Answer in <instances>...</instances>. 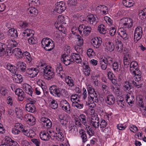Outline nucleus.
Returning a JSON list of instances; mask_svg holds the SVG:
<instances>
[{"instance_id": "f257e3e1", "label": "nucleus", "mask_w": 146, "mask_h": 146, "mask_svg": "<svg viewBox=\"0 0 146 146\" xmlns=\"http://www.w3.org/2000/svg\"><path fill=\"white\" fill-rule=\"evenodd\" d=\"M41 44L42 47L46 51L52 50L55 46L54 41L48 38H43L41 41Z\"/></svg>"}, {"instance_id": "f03ea898", "label": "nucleus", "mask_w": 146, "mask_h": 146, "mask_svg": "<svg viewBox=\"0 0 146 146\" xmlns=\"http://www.w3.org/2000/svg\"><path fill=\"white\" fill-rule=\"evenodd\" d=\"M41 66L43 67V76L45 79L50 80L54 77L55 76L54 73L51 72V70L50 69H48L46 65H41Z\"/></svg>"}, {"instance_id": "7ed1b4c3", "label": "nucleus", "mask_w": 146, "mask_h": 146, "mask_svg": "<svg viewBox=\"0 0 146 146\" xmlns=\"http://www.w3.org/2000/svg\"><path fill=\"white\" fill-rule=\"evenodd\" d=\"M49 91L51 94L55 96L60 97L62 95V89L59 88L56 85H52L49 88Z\"/></svg>"}, {"instance_id": "20e7f679", "label": "nucleus", "mask_w": 146, "mask_h": 146, "mask_svg": "<svg viewBox=\"0 0 146 146\" xmlns=\"http://www.w3.org/2000/svg\"><path fill=\"white\" fill-rule=\"evenodd\" d=\"M5 42L4 45V48L3 51L2 56L5 55H7V56H11L12 55V50L13 48L10 46L9 45V40H5L4 41Z\"/></svg>"}, {"instance_id": "39448f33", "label": "nucleus", "mask_w": 146, "mask_h": 146, "mask_svg": "<svg viewBox=\"0 0 146 146\" xmlns=\"http://www.w3.org/2000/svg\"><path fill=\"white\" fill-rule=\"evenodd\" d=\"M143 34L142 28L140 26L138 27L135 30L134 34V41L136 43L141 38Z\"/></svg>"}, {"instance_id": "423d86ee", "label": "nucleus", "mask_w": 146, "mask_h": 146, "mask_svg": "<svg viewBox=\"0 0 146 146\" xmlns=\"http://www.w3.org/2000/svg\"><path fill=\"white\" fill-rule=\"evenodd\" d=\"M65 3L63 1L57 2L56 4V7L54 10L57 13H61L66 9Z\"/></svg>"}, {"instance_id": "0eeeda50", "label": "nucleus", "mask_w": 146, "mask_h": 146, "mask_svg": "<svg viewBox=\"0 0 146 146\" xmlns=\"http://www.w3.org/2000/svg\"><path fill=\"white\" fill-rule=\"evenodd\" d=\"M61 60L63 62L66 66H68L73 63V60L72 59L71 56L68 54H64L61 56Z\"/></svg>"}, {"instance_id": "6e6552de", "label": "nucleus", "mask_w": 146, "mask_h": 146, "mask_svg": "<svg viewBox=\"0 0 146 146\" xmlns=\"http://www.w3.org/2000/svg\"><path fill=\"white\" fill-rule=\"evenodd\" d=\"M77 0H69L68 2V5L69 6V9L71 12L74 11H78L80 8L76 7V6L77 4Z\"/></svg>"}, {"instance_id": "1a4fd4ad", "label": "nucleus", "mask_w": 146, "mask_h": 146, "mask_svg": "<svg viewBox=\"0 0 146 146\" xmlns=\"http://www.w3.org/2000/svg\"><path fill=\"white\" fill-rule=\"evenodd\" d=\"M40 121L43 127L45 128H49L52 126V123L48 118L42 117L40 119Z\"/></svg>"}, {"instance_id": "9d476101", "label": "nucleus", "mask_w": 146, "mask_h": 146, "mask_svg": "<svg viewBox=\"0 0 146 146\" xmlns=\"http://www.w3.org/2000/svg\"><path fill=\"white\" fill-rule=\"evenodd\" d=\"M90 123L94 128H98L100 125V121L97 115L92 116Z\"/></svg>"}, {"instance_id": "9b49d317", "label": "nucleus", "mask_w": 146, "mask_h": 146, "mask_svg": "<svg viewBox=\"0 0 146 146\" xmlns=\"http://www.w3.org/2000/svg\"><path fill=\"white\" fill-rule=\"evenodd\" d=\"M15 94L18 96V99L20 101H23L25 97V92L20 88H17L15 91Z\"/></svg>"}, {"instance_id": "f8f14e48", "label": "nucleus", "mask_w": 146, "mask_h": 146, "mask_svg": "<svg viewBox=\"0 0 146 146\" xmlns=\"http://www.w3.org/2000/svg\"><path fill=\"white\" fill-rule=\"evenodd\" d=\"M22 124L17 123L15 124L14 127L12 129V132L15 135L19 134L22 130Z\"/></svg>"}, {"instance_id": "ddd939ff", "label": "nucleus", "mask_w": 146, "mask_h": 146, "mask_svg": "<svg viewBox=\"0 0 146 146\" xmlns=\"http://www.w3.org/2000/svg\"><path fill=\"white\" fill-rule=\"evenodd\" d=\"M129 66L130 71L132 73H135L136 72L139 70L138 65V63L136 61H132L129 64Z\"/></svg>"}, {"instance_id": "4468645a", "label": "nucleus", "mask_w": 146, "mask_h": 146, "mask_svg": "<svg viewBox=\"0 0 146 146\" xmlns=\"http://www.w3.org/2000/svg\"><path fill=\"white\" fill-rule=\"evenodd\" d=\"M39 135L40 139L43 141H48L50 138L52 139L48 132H41L40 133Z\"/></svg>"}, {"instance_id": "2eb2a0df", "label": "nucleus", "mask_w": 146, "mask_h": 146, "mask_svg": "<svg viewBox=\"0 0 146 146\" xmlns=\"http://www.w3.org/2000/svg\"><path fill=\"white\" fill-rule=\"evenodd\" d=\"M17 68H19L20 71L23 72L26 71V65L24 63L21 61H18L16 63Z\"/></svg>"}, {"instance_id": "dca6fc26", "label": "nucleus", "mask_w": 146, "mask_h": 146, "mask_svg": "<svg viewBox=\"0 0 146 146\" xmlns=\"http://www.w3.org/2000/svg\"><path fill=\"white\" fill-rule=\"evenodd\" d=\"M97 17L96 15L93 14H90L88 15L86 17L87 22L93 25L95 23Z\"/></svg>"}, {"instance_id": "f3484780", "label": "nucleus", "mask_w": 146, "mask_h": 146, "mask_svg": "<svg viewBox=\"0 0 146 146\" xmlns=\"http://www.w3.org/2000/svg\"><path fill=\"white\" fill-rule=\"evenodd\" d=\"M106 103L109 105H112L115 103V98L112 95H108L105 98Z\"/></svg>"}, {"instance_id": "a211bd4d", "label": "nucleus", "mask_w": 146, "mask_h": 146, "mask_svg": "<svg viewBox=\"0 0 146 146\" xmlns=\"http://www.w3.org/2000/svg\"><path fill=\"white\" fill-rule=\"evenodd\" d=\"M27 12L29 15L31 17H35L38 13V10L34 7H32L28 9Z\"/></svg>"}, {"instance_id": "6ab92c4d", "label": "nucleus", "mask_w": 146, "mask_h": 146, "mask_svg": "<svg viewBox=\"0 0 146 146\" xmlns=\"http://www.w3.org/2000/svg\"><path fill=\"white\" fill-rule=\"evenodd\" d=\"M125 23H123V25L127 28H130L133 25L132 20L129 18H125L124 19Z\"/></svg>"}, {"instance_id": "aec40b11", "label": "nucleus", "mask_w": 146, "mask_h": 146, "mask_svg": "<svg viewBox=\"0 0 146 146\" xmlns=\"http://www.w3.org/2000/svg\"><path fill=\"white\" fill-rule=\"evenodd\" d=\"M96 38H96H92L91 40V43L94 47L97 48L101 45L102 41L101 38L98 39L97 37Z\"/></svg>"}, {"instance_id": "412c9836", "label": "nucleus", "mask_w": 146, "mask_h": 146, "mask_svg": "<svg viewBox=\"0 0 146 146\" xmlns=\"http://www.w3.org/2000/svg\"><path fill=\"white\" fill-rule=\"evenodd\" d=\"M72 59L73 60V63L74 61H76L77 63H80L82 62V59L78 54H75L73 53L71 54Z\"/></svg>"}, {"instance_id": "4be33fe9", "label": "nucleus", "mask_w": 146, "mask_h": 146, "mask_svg": "<svg viewBox=\"0 0 146 146\" xmlns=\"http://www.w3.org/2000/svg\"><path fill=\"white\" fill-rule=\"evenodd\" d=\"M112 68L113 70L115 72H119L121 68L120 63L117 62H114L112 64Z\"/></svg>"}, {"instance_id": "5701e85b", "label": "nucleus", "mask_w": 146, "mask_h": 146, "mask_svg": "<svg viewBox=\"0 0 146 146\" xmlns=\"http://www.w3.org/2000/svg\"><path fill=\"white\" fill-rule=\"evenodd\" d=\"M26 110L30 112L35 113L36 111V108L34 105L27 104L25 106Z\"/></svg>"}, {"instance_id": "b1692460", "label": "nucleus", "mask_w": 146, "mask_h": 146, "mask_svg": "<svg viewBox=\"0 0 146 146\" xmlns=\"http://www.w3.org/2000/svg\"><path fill=\"white\" fill-rule=\"evenodd\" d=\"M123 89L125 91H129L132 88V86L131 85L130 80L129 81H126L123 84Z\"/></svg>"}, {"instance_id": "393cba45", "label": "nucleus", "mask_w": 146, "mask_h": 146, "mask_svg": "<svg viewBox=\"0 0 146 146\" xmlns=\"http://www.w3.org/2000/svg\"><path fill=\"white\" fill-rule=\"evenodd\" d=\"M59 119L62 125H66L68 123V120L64 115H59Z\"/></svg>"}, {"instance_id": "a878e982", "label": "nucleus", "mask_w": 146, "mask_h": 146, "mask_svg": "<svg viewBox=\"0 0 146 146\" xmlns=\"http://www.w3.org/2000/svg\"><path fill=\"white\" fill-rule=\"evenodd\" d=\"M7 35L9 36L14 37L17 38L18 36V35L17 30L13 29H10L7 32Z\"/></svg>"}, {"instance_id": "bb28decb", "label": "nucleus", "mask_w": 146, "mask_h": 146, "mask_svg": "<svg viewBox=\"0 0 146 146\" xmlns=\"http://www.w3.org/2000/svg\"><path fill=\"white\" fill-rule=\"evenodd\" d=\"M52 137H54L53 139H56L58 141H62L64 139V135L62 132L56 133Z\"/></svg>"}, {"instance_id": "cd10ccee", "label": "nucleus", "mask_w": 146, "mask_h": 146, "mask_svg": "<svg viewBox=\"0 0 146 146\" xmlns=\"http://www.w3.org/2000/svg\"><path fill=\"white\" fill-rule=\"evenodd\" d=\"M126 101L129 105L131 106H132V104H133L135 100L134 97L132 95H128L127 94L126 96Z\"/></svg>"}, {"instance_id": "c85d7f7f", "label": "nucleus", "mask_w": 146, "mask_h": 146, "mask_svg": "<svg viewBox=\"0 0 146 146\" xmlns=\"http://www.w3.org/2000/svg\"><path fill=\"white\" fill-rule=\"evenodd\" d=\"M25 87L24 86V89L25 90L26 93L32 96L33 93L32 90L33 89L28 84H25Z\"/></svg>"}, {"instance_id": "c756f323", "label": "nucleus", "mask_w": 146, "mask_h": 146, "mask_svg": "<svg viewBox=\"0 0 146 146\" xmlns=\"http://www.w3.org/2000/svg\"><path fill=\"white\" fill-rule=\"evenodd\" d=\"M101 68L103 70H105L107 67L108 64L106 61L103 57L101 59L100 61Z\"/></svg>"}, {"instance_id": "7c9ffc66", "label": "nucleus", "mask_w": 146, "mask_h": 146, "mask_svg": "<svg viewBox=\"0 0 146 146\" xmlns=\"http://www.w3.org/2000/svg\"><path fill=\"white\" fill-rule=\"evenodd\" d=\"M64 105L62 106V109L65 111L67 113L69 114L70 113V107L69 104L67 101H65Z\"/></svg>"}, {"instance_id": "2f4dec72", "label": "nucleus", "mask_w": 146, "mask_h": 146, "mask_svg": "<svg viewBox=\"0 0 146 146\" xmlns=\"http://www.w3.org/2000/svg\"><path fill=\"white\" fill-rule=\"evenodd\" d=\"M132 88L135 87L137 88H139L141 87L142 84L140 83L139 81H135L133 80H130Z\"/></svg>"}, {"instance_id": "473e14b6", "label": "nucleus", "mask_w": 146, "mask_h": 146, "mask_svg": "<svg viewBox=\"0 0 146 146\" xmlns=\"http://www.w3.org/2000/svg\"><path fill=\"white\" fill-rule=\"evenodd\" d=\"M12 50V54L13 53L15 55L18 54L20 56V58H22L23 52L20 49L16 48H13Z\"/></svg>"}, {"instance_id": "72a5a7b5", "label": "nucleus", "mask_w": 146, "mask_h": 146, "mask_svg": "<svg viewBox=\"0 0 146 146\" xmlns=\"http://www.w3.org/2000/svg\"><path fill=\"white\" fill-rule=\"evenodd\" d=\"M71 78V77L68 76L65 78V81L68 86L72 87L74 86V84L73 80Z\"/></svg>"}, {"instance_id": "f704fd0d", "label": "nucleus", "mask_w": 146, "mask_h": 146, "mask_svg": "<svg viewBox=\"0 0 146 146\" xmlns=\"http://www.w3.org/2000/svg\"><path fill=\"white\" fill-rule=\"evenodd\" d=\"M7 140H8L9 145V146H19L17 143L12 140L11 138L8 136H6Z\"/></svg>"}, {"instance_id": "c9c22d12", "label": "nucleus", "mask_w": 146, "mask_h": 146, "mask_svg": "<svg viewBox=\"0 0 146 146\" xmlns=\"http://www.w3.org/2000/svg\"><path fill=\"white\" fill-rule=\"evenodd\" d=\"M13 80L17 83H21L23 81L22 76L20 74H17L14 77Z\"/></svg>"}, {"instance_id": "e433bc0d", "label": "nucleus", "mask_w": 146, "mask_h": 146, "mask_svg": "<svg viewBox=\"0 0 146 146\" xmlns=\"http://www.w3.org/2000/svg\"><path fill=\"white\" fill-rule=\"evenodd\" d=\"M29 6H38L40 4V1L39 0H29Z\"/></svg>"}, {"instance_id": "4c0bfd02", "label": "nucleus", "mask_w": 146, "mask_h": 146, "mask_svg": "<svg viewBox=\"0 0 146 146\" xmlns=\"http://www.w3.org/2000/svg\"><path fill=\"white\" fill-rule=\"evenodd\" d=\"M89 96L93 102L98 103L99 101L98 95L95 92L90 94Z\"/></svg>"}, {"instance_id": "58836bf2", "label": "nucleus", "mask_w": 146, "mask_h": 146, "mask_svg": "<svg viewBox=\"0 0 146 146\" xmlns=\"http://www.w3.org/2000/svg\"><path fill=\"white\" fill-rule=\"evenodd\" d=\"M29 118L27 121V123L31 126H33L35 124L36 119L33 116H29Z\"/></svg>"}, {"instance_id": "ea45409f", "label": "nucleus", "mask_w": 146, "mask_h": 146, "mask_svg": "<svg viewBox=\"0 0 146 146\" xmlns=\"http://www.w3.org/2000/svg\"><path fill=\"white\" fill-rule=\"evenodd\" d=\"M116 103L119 106L123 108V106H124V102L123 98L121 96L119 97L117 99Z\"/></svg>"}, {"instance_id": "a19ab883", "label": "nucleus", "mask_w": 146, "mask_h": 146, "mask_svg": "<svg viewBox=\"0 0 146 146\" xmlns=\"http://www.w3.org/2000/svg\"><path fill=\"white\" fill-rule=\"evenodd\" d=\"M123 5L127 7H130L133 5V3L132 1L130 0H123L122 2Z\"/></svg>"}, {"instance_id": "79ce46f5", "label": "nucleus", "mask_w": 146, "mask_h": 146, "mask_svg": "<svg viewBox=\"0 0 146 146\" xmlns=\"http://www.w3.org/2000/svg\"><path fill=\"white\" fill-rule=\"evenodd\" d=\"M34 32L33 31L29 29H26L23 33V34L25 36L26 35L27 36H33L34 35Z\"/></svg>"}, {"instance_id": "37998d69", "label": "nucleus", "mask_w": 146, "mask_h": 146, "mask_svg": "<svg viewBox=\"0 0 146 146\" xmlns=\"http://www.w3.org/2000/svg\"><path fill=\"white\" fill-rule=\"evenodd\" d=\"M79 120H81L82 123L85 125L86 126L87 125L86 119V117L84 114H81L79 117Z\"/></svg>"}, {"instance_id": "c03bdc74", "label": "nucleus", "mask_w": 146, "mask_h": 146, "mask_svg": "<svg viewBox=\"0 0 146 146\" xmlns=\"http://www.w3.org/2000/svg\"><path fill=\"white\" fill-rule=\"evenodd\" d=\"M133 75H135V81H140L141 78V72L140 70H138L135 72V73H132Z\"/></svg>"}, {"instance_id": "a18cd8bd", "label": "nucleus", "mask_w": 146, "mask_h": 146, "mask_svg": "<svg viewBox=\"0 0 146 146\" xmlns=\"http://www.w3.org/2000/svg\"><path fill=\"white\" fill-rule=\"evenodd\" d=\"M105 26L103 25H101L98 27V30L100 33L105 35L106 33V30L105 29Z\"/></svg>"}, {"instance_id": "49530a36", "label": "nucleus", "mask_w": 146, "mask_h": 146, "mask_svg": "<svg viewBox=\"0 0 146 146\" xmlns=\"http://www.w3.org/2000/svg\"><path fill=\"white\" fill-rule=\"evenodd\" d=\"M66 24V20L64 17L62 16H59L58 19V22L56 23V24L59 25V24Z\"/></svg>"}, {"instance_id": "de8ad7c7", "label": "nucleus", "mask_w": 146, "mask_h": 146, "mask_svg": "<svg viewBox=\"0 0 146 146\" xmlns=\"http://www.w3.org/2000/svg\"><path fill=\"white\" fill-rule=\"evenodd\" d=\"M107 46L108 50L110 52L112 51L115 48L113 43L110 42H109L107 43Z\"/></svg>"}, {"instance_id": "09e8293b", "label": "nucleus", "mask_w": 146, "mask_h": 146, "mask_svg": "<svg viewBox=\"0 0 146 146\" xmlns=\"http://www.w3.org/2000/svg\"><path fill=\"white\" fill-rule=\"evenodd\" d=\"M19 24L21 28L22 29H25L29 23L26 21H21L19 22Z\"/></svg>"}, {"instance_id": "8fccbe9b", "label": "nucleus", "mask_w": 146, "mask_h": 146, "mask_svg": "<svg viewBox=\"0 0 146 146\" xmlns=\"http://www.w3.org/2000/svg\"><path fill=\"white\" fill-rule=\"evenodd\" d=\"M139 16L141 20L146 19V12H144L143 10H141L139 12Z\"/></svg>"}, {"instance_id": "3c124183", "label": "nucleus", "mask_w": 146, "mask_h": 146, "mask_svg": "<svg viewBox=\"0 0 146 146\" xmlns=\"http://www.w3.org/2000/svg\"><path fill=\"white\" fill-rule=\"evenodd\" d=\"M137 99L139 104V106L142 108H144V104L142 96H139L137 97Z\"/></svg>"}, {"instance_id": "603ef678", "label": "nucleus", "mask_w": 146, "mask_h": 146, "mask_svg": "<svg viewBox=\"0 0 146 146\" xmlns=\"http://www.w3.org/2000/svg\"><path fill=\"white\" fill-rule=\"evenodd\" d=\"M50 106L53 109H56L58 107L57 102L55 100H53L50 104Z\"/></svg>"}, {"instance_id": "864d4df0", "label": "nucleus", "mask_w": 146, "mask_h": 146, "mask_svg": "<svg viewBox=\"0 0 146 146\" xmlns=\"http://www.w3.org/2000/svg\"><path fill=\"white\" fill-rule=\"evenodd\" d=\"M92 29L90 26H86L83 31L84 34L88 35L91 32Z\"/></svg>"}, {"instance_id": "5fc2aeb1", "label": "nucleus", "mask_w": 146, "mask_h": 146, "mask_svg": "<svg viewBox=\"0 0 146 146\" xmlns=\"http://www.w3.org/2000/svg\"><path fill=\"white\" fill-rule=\"evenodd\" d=\"M28 42L29 44H34L37 43L36 38L32 37V36L28 39Z\"/></svg>"}, {"instance_id": "6e6d98bb", "label": "nucleus", "mask_w": 146, "mask_h": 146, "mask_svg": "<svg viewBox=\"0 0 146 146\" xmlns=\"http://www.w3.org/2000/svg\"><path fill=\"white\" fill-rule=\"evenodd\" d=\"M39 72V70L38 69L33 68L32 71V73L30 75V77L31 78H33L36 76Z\"/></svg>"}, {"instance_id": "4d7b16f0", "label": "nucleus", "mask_w": 146, "mask_h": 146, "mask_svg": "<svg viewBox=\"0 0 146 146\" xmlns=\"http://www.w3.org/2000/svg\"><path fill=\"white\" fill-rule=\"evenodd\" d=\"M123 62L124 67L127 68L129 67V64L132 61L131 60H129L128 59H125L123 58Z\"/></svg>"}, {"instance_id": "13d9d810", "label": "nucleus", "mask_w": 146, "mask_h": 146, "mask_svg": "<svg viewBox=\"0 0 146 146\" xmlns=\"http://www.w3.org/2000/svg\"><path fill=\"white\" fill-rule=\"evenodd\" d=\"M8 90L5 88L1 87L0 88V92L1 95L4 96H5L7 94Z\"/></svg>"}, {"instance_id": "bf43d9fd", "label": "nucleus", "mask_w": 146, "mask_h": 146, "mask_svg": "<svg viewBox=\"0 0 146 146\" xmlns=\"http://www.w3.org/2000/svg\"><path fill=\"white\" fill-rule=\"evenodd\" d=\"M119 35L124 40H127L128 38L127 34L125 31H121V33H119Z\"/></svg>"}, {"instance_id": "052dcab7", "label": "nucleus", "mask_w": 146, "mask_h": 146, "mask_svg": "<svg viewBox=\"0 0 146 146\" xmlns=\"http://www.w3.org/2000/svg\"><path fill=\"white\" fill-rule=\"evenodd\" d=\"M107 124V122L105 120L102 119L100 120V123L99 125L100 127L101 128H104L106 127Z\"/></svg>"}, {"instance_id": "680f3d73", "label": "nucleus", "mask_w": 146, "mask_h": 146, "mask_svg": "<svg viewBox=\"0 0 146 146\" xmlns=\"http://www.w3.org/2000/svg\"><path fill=\"white\" fill-rule=\"evenodd\" d=\"M103 58L108 64L110 65L113 62L112 58L109 56L104 57Z\"/></svg>"}, {"instance_id": "e2e57ef3", "label": "nucleus", "mask_w": 146, "mask_h": 146, "mask_svg": "<svg viewBox=\"0 0 146 146\" xmlns=\"http://www.w3.org/2000/svg\"><path fill=\"white\" fill-rule=\"evenodd\" d=\"M81 135V137L82 139L83 142L84 143L85 142L87 141V136L85 132L82 131L80 133Z\"/></svg>"}, {"instance_id": "0e129e2a", "label": "nucleus", "mask_w": 146, "mask_h": 146, "mask_svg": "<svg viewBox=\"0 0 146 146\" xmlns=\"http://www.w3.org/2000/svg\"><path fill=\"white\" fill-rule=\"evenodd\" d=\"M9 40V43L10 46L11 48H14V47L17 45V42L15 40Z\"/></svg>"}, {"instance_id": "69168bd1", "label": "nucleus", "mask_w": 146, "mask_h": 146, "mask_svg": "<svg viewBox=\"0 0 146 146\" xmlns=\"http://www.w3.org/2000/svg\"><path fill=\"white\" fill-rule=\"evenodd\" d=\"M69 131H71V132L74 133L76 131H78V129L76 126L75 125H71L69 127Z\"/></svg>"}, {"instance_id": "338daca9", "label": "nucleus", "mask_w": 146, "mask_h": 146, "mask_svg": "<svg viewBox=\"0 0 146 146\" xmlns=\"http://www.w3.org/2000/svg\"><path fill=\"white\" fill-rule=\"evenodd\" d=\"M116 48L118 52H121L123 50V45L122 43L117 44L116 45Z\"/></svg>"}, {"instance_id": "774afa93", "label": "nucleus", "mask_w": 146, "mask_h": 146, "mask_svg": "<svg viewBox=\"0 0 146 146\" xmlns=\"http://www.w3.org/2000/svg\"><path fill=\"white\" fill-rule=\"evenodd\" d=\"M87 90L88 93L90 94L92 93L95 92L92 86L91 85H88L87 87Z\"/></svg>"}]
</instances>
